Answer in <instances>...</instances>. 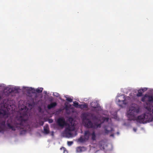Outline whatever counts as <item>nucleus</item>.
<instances>
[{"mask_svg": "<svg viewBox=\"0 0 153 153\" xmlns=\"http://www.w3.org/2000/svg\"><path fill=\"white\" fill-rule=\"evenodd\" d=\"M66 100L67 101L70 102H71L73 101V99L70 97H66Z\"/></svg>", "mask_w": 153, "mask_h": 153, "instance_id": "5701e85b", "label": "nucleus"}, {"mask_svg": "<svg viewBox=\"0 0 153 153\" xmlns=\"http://www.w3.org/2000/svg\"><path fill=\"white\" fill-rule=\"evenodd\" d=\"M116 99V102L117 104L120 107L123 108L128 103L124 95H121L118 97Z\"/></svg>", "mask_w": 153, "mask_h": 153, "instance_id": "39448f33", "label": "nucleus"}, {"mask_svg": "<svg viewBox=\"0 0 153 153\" xmlns=\"http://www.w3.org/2000/svg\"><path fill=\"white\" fill-rule=\"evenodd\" d=\"M53 95L54 96L58 97L59 95V94L57 93H55L54 94H53Z\"/></svg>", "mask_w": 153, "mask_h": 153, "instance_id": "473e14b6", "label": "nucleus"}, {"mask_svg": "<svg viewBox=\"0 0 153 153\" xmlns=\"http://www.w3.org/2000/svg\"><path fill=\"white\" fill-rule=\"evenodd\" d=\"M56 123L59 126L62 128H63L64 126L68 125V127L66 128L65 130V134L68 137L71 136V131L74 130V125H72L71 126L68 125L64 118L62 117L59 118L56 121Z\"/></svg>", "mask_w": 153, "mask_h": 153, "instance_id": "f03ea898", "label": "nucleus"}, {"mask_svg": "<svg viewBox=\"0 0 153 153\" xmlns=\"http://www.w3.org/2000/svg\"><path fill=\"white\" fill-rule=\"evenodd\" d=\"M90 135L91 133L89 131H85L84 137H81L79 139L78 141L81 143L84 142L88 140Z\"/></svg>", "mask_w": 153, "mask_h": 153, "instance_id": "423d86ee", "label": "nucleus"}, {"mask_svg": "<svg viewBox=\"0 0 153 153\" xmlns=\"http://www.w3.org/2000/svg\"><path fill=\"white\" fill-rule=\"evenodd\" d=\"M91 139L92 140H95L96 138V135L95 134V132L94 131L91 134Z\"/></svg>", "mask_w": 153, "mask_h": 153, "instance_id": "f3484780", "label": "nucleus"}, {"mask_svg": "<svg viewBox=\"0 0 153 153\" xmlns=\"http://www.w3.org/2000/svg\"><path fill=\"white\" fill-rule=\"evenodd\" d=\"M133 130L135 132H136L137 131V129L134 128Z\"/></svg>", "mask_w": 153, "mask_h": 153, "instance_id": "72a5a7b5", "label": "nucleus"}, {"mask_svg": "<svg viewBox=\"0 0 153 153\" xmlns=\"http://www.w3.org/2000/svg\"><path fill=\"white\" fill-rule=\"evenodd\" d=\"M90 114L88 113H84L82 114L83 122L89 119L87 118V117L89 116Z\"/></svg>", "mask_w": 153, "mask_h": 153, "instance_id": "9b49d317", "label": "nucleus"}, {"mask_svg": "<svg viewBox=\"0 0 153 153\" xmlns=\"http://www.w3.org/2000/svg\"><path fill=\"white\" fill-rule=\"evenodd\" d=\"M103 121L104 122H108L109 120V118L108 117H103L102 118Z\"/></svg>", "mask_w": 153, "mask_h": 153, "instance_id": "393cba45", "label": "nucleus"}, {"mask_svg": "<svg viewBox=\"0 0 153 153\" xmlns=\"http://www.w3.org/2000/svg\"><path fill=\"white\" fill-rule=\"evenodd\" d=\"M140 111V109L138 108L135 107H131L129 111L128 112L127 117L128 118V120H135L136 117L135 115L138 114Z\"/></svg>", "mask_w": 153, "mask_h": 153, "instance_id": "20e7f679", "label": "nucleus"}, {"mask_svg": "<svg viewBox=\"0 0 153 153\" xmlns=\"http://www.w3.org/2000/svg\"><path fill=\"white\" fill-rule=\"evenodd\" d=\"M146 97H147V95H145L144 97H142L141 100L143 102H145Z\"/></svg>", "mask_w": 153, "mask_h": 153, "instance_id": "b1692460", "label": "nucleus"}, {"mask_svg": "<svg viewBox=\"0 0 153 153\" xmlns=\"http://www.w3.org/2000/svg\"><path fill=\"white\" fill-rule=\"evenodd\" d=\"M95 153H104L101 150H98Z\"/></svg>", "mask_w": 153, "mask_h": 153, "instance_id": "c756f323", "label": "nucleus"}, {"mask_svg": "<svg viewBox=\"0 0 153 153\" xmlns=\"http://www.w3.org/2000/svg\"><path fill=\"white\" fill-rule=\"evenodd\" d=\"M153 117L152 115L149 113L144 114L136 118V120L140 123H145L152 121Z\"/></svg>", "mask_w": 153, "mask_h": 153, "instance_id": "7ed1b4c3", "label": "nucleus"}, {"mask_svg": "<svg viewBox=\"0 0 153 153\" xmlns=\"http://www.w3.org/2000/svg\"><path fill=\"white\" fill-rule=\"evenodd\" d=\"M1 85H0V87H1Z\"/></svg>", "mask_w": 153, "mask_h": 153, "instance_id": "4c0bfd02", "label": "nucleus"}, {"mask_svg": "<svg viewBox=\"0 0 153 153\" xmlns=\"http://www.w3.org/2000/svg\"><path fill=\"white\" fill-rule=\"evenodd\" d=\"M61 149H63L64 151H65V148L64 147H62V148H61Z\"/></svg>", "mask_w": 153, "mask_h": 153, "instance_id": "f704fd0d", "label": "nucleus"}, {"mask_svg": "<svg viewBox=\"0 0 153 153\" xmlns=\"http://www.w3.org/2000/svg\"><path fill=\"white\" fill-rule=\"evenodd\" d=\"M91 106L93 108V110L97 112L102 110L101 107L99 105L98 102L97 101L91 102Z\"/></svg>", "mask_w": 153, "mask_h": 153, "instance_id": "0eeeda50", "label": "nucleus"}, {"mask_svg": "<svg viewBox=\"0 0 153 153\" xmlns=\"http://www.w3.org/2000/svg\"><path fill=\"white\" fill-rule=\"evenodd\" d=\"M25 107V109H22L21 111L20 115L15 117L10 116L9 112L0 109V116L4 119L8 118L6 122V125L8 129L15 131L16 129L18 130L24 129L25 124L28 119L26 107Z\"/></svg>", "mask_w": 153, "mask_h": 153, "instance_id": "f257e3e1", "label": "nucleus"}, {"mask_svg": "<svg viewBox=\"0 0 153 153\" xmlns=\"http://www.w3.org/2000/svg\"><path fill=\"white\" fill-rule=\"evenodd\" d=\"M83 123L84 124L85 126L87 128H95V125H94V124L90 119H88L87 120L85 121Z\"/></svg>", "mask_w": 153, "mask_h": 153, "instance_id": "6e6552de", "label": "nucleus"}, {"mask_svg": "<svg viewBox=\"0 0 153 153\" xmlns=\"http://www.w3.org/2000/svg\"><path fill=\"white\" fill-rule=\"evenodd\" d=\"M91 117H92V119L94 120H98V117L97 116L94 115L93 114H91Z\"/></svg>", "mask_w": 153, "mask_h": 153, "instance_id": "412c9836", "label": "nucleus"}, {"mask_svg": "<svg viewBox=\"0 0 153 153\" xmlns=\"http://www.w3.org/2000/svg\"><path fill=\"white\" fill-rule=\"evenodd\" d=\"M44 122L42 121H40L39 122V124L41 126H42L44 124Z\"/></svg>", "mask_w": 153, "mask_h": 153, "instance_id": "cd10ccee", "label": "nucleus"}, {"mask_svg": "<svg viewBox=\"0 0 153 153\" xmlns=\"http://www.w3.org/2000/svg\"><path fill=\"white\" fill-rule=\"evenodd\" d=\"M73 143V142L72 141H68L67 144L68 146H71Z\"/></svg>", "mask_w": 153, "mask_h": 153, "instance_id": "bb28decb", "label": "nucleus"}, {"mask_svg": "<svg viewBox=\"0 0 153 153\" xmlns=\"http://www.w3.org/2000/svg\"><path fill=\"white\" fill-rule=\"evenodd\" d=\"M73 120V119L71 117H70L68 119V121L72 124V121Z\"/></svg>", "mask_w": 153, "mask_h": 153, "instance_id": "a878e982", "label": "nucleus"}, {"mask_svg": "<svg viewBox=\"0 0 153 153\" xmlns=\"http://www.w3.org/2000/svg\"><path fill=\"white\" fill-rule=\"evenodd\" d=\"M110 130H108L106 128H105V134H108L110 132L114 131V129L112 127L110 128Z\"/></svg>", "mask_w": 153, "mask_h": 153, "instance_id": "2eb2a0df", "label": "nucleus"}, {"mask_svg": "<svg viewBox=\"0 0 153 153\" xmlns=\"http://www.w3.org/2000/svg\"><path fill=\"white\" fill-rule=\"evenodd\" d=\"M17 89H16V88H12V89H11V91L12 92H14L15 91H17Z\"/></svg>", "mask_w": 153, "mask_h": 153, "instance_id": "7c9ffc66", "label": "nucleus"}, {"mask_svg": "<svg viewBox=\"0 0 153 153\" xmlns=\"http://www.w3.org/2000/svg\"><path fill=\"white\" fill-rule=\"evenodd\" d=\"M141 90L143 91V92L147 90V88H143L141 89Z\"/></svg>", "mask_w": 153, "mask_h": 153, "instance_id": "c85d7f7f", "label": "nucleus"}, {"mask_svg": "<svg viewBox=\"0 0 153 153\" xmlns=\"http://www.w3.org/2000/svg\"><path fill=\"white\" fill-rule=\"evenodd\" d=\"M79 107L82 109L86 108H87V105L86 104L79 105Z\"/></svg>", "mask_w": 153, "mask_h": 153, "instance_id": "a211bd4d", "label": "nucleus"}, {"mask_svg": "<svg viewBox=\"0 0 153 153\" xmlns=\"http://www.w3.org/2000/svg\"><path fill=\"white\" fill-rule=\"evenodd\" d=\"M85 150V148L84 147H79L77 148L76 151L77 152H81L84 150Z\"/></svg>", "mask_w": 153, "mask_h": 153, "instance_id": "4468645a", "label": "nucleus"}, {"mask_svg": "<svg viewBox=\"0 0 153 153\" xmlns=\"http://www.w3.org/2000/svg\"><path fill=\"white\" fill-rule=\"evenodd\" d=\"M44 130L45 134H48L49 133V128L48 125H47L44 127Z\"/></svg>", "mask_w": 153, "mask_h": 153, "instance_id": "ddd939ff", "label": "nucleus"}, {"mask_svg": "<svg viewBox=\"0 0 153 153\" xmlns=\"http://www.w3.org/2000/svg\"><path fill=\"white\" fill-rule=\"evenodd\" d=\"M5 120L2 121L0 123V132L3 131L5 127Z\"/></svg>", "mask_w": 153, "mask_h": 153, "instance_id": "9d476101", "label": "nucleus"}, {"mask_svg": "<svg viewBox=\"0 0 153 153\" xmlns=\"http://www.w3.org/2000/svg\"><path fill=\"white\" fill-rule=\"evenodd\" d=\"M1 99H2V97L1 96H0V100H1Z\"/></svg>", "mask_w": 153, "mask_h": 153, "instance_id": "e433bc0d", "label": "nucleus"}, {"mask_svg": "<svg viewBox=\"0 0 153 153\" xmlns=\"http://www.w3.org/2000/svg\"><path fill=\"white\" fill-rule=\"evenodd\" d=\"M53 120L52 119H49L48 120V122L49 123H53Z\"/></svg>", "mask_w": 153, "mask_h": 153, "instance_id": "2f4dec72", "label": "nucleus"}, {"mask_svg": "<svg viewBox=\"0 0 153 153\" xmlns=\"http://www.w3.org/2000/svg\"><path fill=\"white\" fill-rule=\"evenodd\" d=\"M114 134H111V135H110V136L111 137H114Z\"/></svg>", "mask_w": 153, "mask_h": 153, "instance_id": "c9c22d12", "label": "nucleus"}, {"mask_svg": "<svg viewBox=\"0 0 153 153\" xmlns=\"http://www.w3.org/2000/svg\"><path fill=\"white\" fill-rule=\"evenodd\" d=\"M152 113H153V111H152Z\"/></svg>", "mask_w": 153, "mask_h": 153, "instance_id": "58836bf2", "label": "nucleus"}, {"mask_svg": "<svg viewBox=\"0 0 153 153\" xmlns=\"http://www.w3.org/2000/svg\"><path fill=\"white\" fill-rule=\"evenodd\" d=\"M143 93V91L141 90V89L139 90L138 91V93L137 96V97H141L142 96V94Z\"/></svg>", "mask_w": 153, "mask_h": 153, "instance_id": "dca6fc26", "label": "nucleus"}, {"mask_svg": "<svg viewBox=\"0 0 153 153\" xmlns=\"http://www.w3.org/2000/svg\"><path fill=\"white\" fill-rule=\"evenodd\" d=\"M57 105V103L56 102H52L50 104L48 105L47 107L48 109H50L51 108L56 107Z\"/></svg>", "mask_w": 153, "mask_h": 153, "instance_id": "f8f14e48", "label": "nucleus"}, {"mask_svg": "<svg viewBox=\"0 0 153 153\" xmlns=\"http://www.w3.org/2000/svg\"><path fill=\"white\" fill-rule=\"evenodd\" d=\"M147 97L148 98V101L149 102H153V96L147 95Z\"/></svg>", "mask_w": 153, "mask_h": 153, "instance_id": "6ab92c4d", "label": "nucleus"}, {"mask_svg": "<svg viewBox=\"0 0 153 153\" xmlns=\"http://www.w3.org/2000/svg\"><path fill=\"white\" fill-rule=\"evenodd\" d=\"M28 90L31 91L33 93H35L36 92L40 93H41L43 90V88H38L36 90L32 88H29L28 89Z\"/></svg>", "mask_w": 153, "mask_h": 153, "instance_id": "1a4fd4ad", "label": "nucleus"}, {"mask_svg": "<svg viewBox=\"0 0 153 153\" xmlns=\"http://www.w3.org/2000/svg\"><path fill=\"white\" fill-rule=\"evenodd\" d=\"M94 125H95V128H100L101 127V123H100L99 124H97V123H95L94 124Z\"/></svg>", "mask_w": 153, "mask_h": 153, "instance_id": "aec40b11", "label": "nucleus"}, {"mask_svg": "<svg viewBox=\"0 0 153 153\" xmlns=\"http://www.w3.org/2000/svg\"><path fill=\"white\" fill-rule=\"evenodd\" d=\"M74 105L75 107H79V103L76 102L75 101L74 102Z\"/></svg>", "mask_w": 153, "mask_h": 153, "instance_id": "4be33fe9", "label": "nucleus"}]
</instances>
